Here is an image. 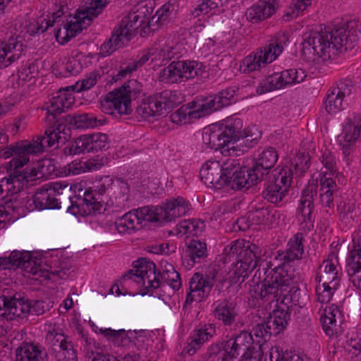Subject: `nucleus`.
I'll return each mask as SVG.
<instances>
[{
	"mask_svg": "<svg viewBox=\"0 0 361 361\" xmlns=\"http://www.w3.org/2000/svg\"><path fill=\"white\" fill-rule=\"evenodd\" d=\"M353 23L322 32H311L302 42V55L309 63H319L334 58L338 52L351 50L359 37Z\"/></svg>",
	"mask_w": 361,
	"mask_h": 361,
	"instance_id": "nucleus-1",
	"label": "nucleus"
},
{
	"mask_svg": "<svg viewBox=\"0 0 361 361\" xmlns=\"http://www.w3.org/2000/svg\"><path fill=\"white\" fill-rule=\"evenodd\" d=\"M112 185L120 190L121 195L115 197L116 207L125 209L129 200V187L128 184L121 180L116 183L110 176H104L94 185V190L82 188L81 184L73 185V193L68 195L71 205L68 207V212L73 215H89L96 212L101 213L106 202V194Z\"/></svg>",
	"mask_w": 361,
	"mask_h": 361,
	"instance_id": "nucleus-2",
	"label": "nucleus"
},
{
	"mask_svg": "<svg viewBox=\"0 0 361 361\" xmlns=\"http://www.w3.org/2000/svg\"><path fill=\"white\" fill-rule=\"evenodd\" d=\"M305 241L302 233H297L288 242L284 250H279L276 259L281 262L277 267L270 269L262 282L259 284V295L266 300L283 294L293 283L295 276L288 264L302 258Z\"/></svg>",
	"mask_w": 361,
	"mask_h": 361,
	"instance_id": "nucleus-3",
	"label": "nucleus"
},
{
	"mask_svg": "<svg viewBox=\"0 0 361 361\" xmlns=\"http://www.w3.org/2000/svg\"><path fill=\"white\" fill-rule=\"evenodd\" d=\"M123 280H133L142 285L146 290L142 295L147 294L150 290L158 288L164 283L171 286L174 290L181 286L180 274L171 264L161 273L156 271V265L153 262L141 258L135 262L134 269H130L123 275Z\"/></svg>",
	"mask_w": 361,
	"mask_h": 361,
	"instance_id": "nucleus-4",
	"label": "nucleus"
},
{
	"mask_svg": "<svg viewBox=\"0 0 361 361\" xmlns=\"http://www.w3.org/2000/svg\"><path fill=\"white\" fill-rule=\"evenodd\" d=\"M18 150L21 156L13 157L8 163L11 170L8 178L6 179L8 190L13 192L20 191L28 182L35 180L37 172L34 167L20 169L29 161V154H37L44 150V142L39 136L36 140L31 141L23 140L18 142Z\"/></svg>",
	"mask_w": 361,
	"mask_h": 361,
	"instance_id": "nucleus-5",
	"label": "nucleus"
},
{
	"mask_svg": "<svg viewBox=\"0 0 361 361\" xmlns=\"http://www.w3.org/2000/svg\"><path fill=\"white\" fill-rule=\"evenodd\" d=\"M75 102L73 94L68 90V87L60 90L50 101V106L47 109V121L49 126L46 129L44 135L40 136L45 147H52L55 145L64 143L67 140L69 128L59 122L57 116L65 109H68Z\"/></svg>",
	"mask_w": 361,
	"mask_h": 361,
	"instance_id": "nucleus-6",
	"label": "nucleus"
},
{
	"mask_svg": "<svg viewBox=\"0 0 361 361\" xmlns=\"http://www.w3.org/2000/svg\"><path fill=\"white\" fill-rule=\"evenodd\" d=\"M142 91V85L135 79L129 80L121 87L109 92L100 102L101 110L107 114L129 115L133 109L131 100Z\"/></svg>",
	"mask_w": 361,
	"mask_h": 361,
	"instance_id": "nucleus-7",
	"label": "nucleus"
},
{
	"mask_svg": "<svg viewBox=\"0 0 361 361\" xmlns=\"http://www.w3.org/2000/svg\"><path fill=\"white\" fill-rule=\"evenodd\" d=\"M341 267L338 255L332 252L319 266L317 274L318 285L316 293L318 300L323 304L330 302L341 279Z\"/></svg>",
	"mask_w": 361,
	"mask_h": 361,
	"instance_id": "nucleus-8",
	"label": "nucleus"
},
{
	"mask_svg": "<svg viewBox=\"0 0 361 361\" xmlns=\"http://www.w3.org/2000/svg\"><path fill=\"white\" fill-rule=\"evenodd\" d=\"M145 16L138 12H130L123 16L114 27L111 38L100 47L102 56H109L116 49L123 47L135 35V31L143 23Z\"/></svg>",
	"mask_w": 361,
	"mask_h": 361,
	"instance_id": "nucleus-9",
	"label": "nucleus"
},
{
	"mask_svg": "<svg viewBox=\"0 0 361 361\" xmlns=\"http://www.w3.org/2000/svg\"><path fill=\"white\" fill-rule=\"evenodd\" d=\"M189 210V204L182 197H177L166 202L162 207L145 206L136 209V213L143 221H171L185 215Z\"/></svg>",
	"mask_w": 361,
	"mask_h": 361,
	"instance_id": "nucleus-10",
	"label": "nucleus"
},
{
	"mask_svg": "<svg viewBox=\"0 0 361 361\" xmlns=\"http://www.w3.org/2000/svg\"><path fill=\"white\" fill-rule=\"evenodd\" d=\"M324 166L319 173V199L324 207L329 209L334 207V198L337 196L338 187L334 180L337 173L336 158L329 151H325L320 157Z\"/></svg>",
	"mask_w": 361,
	"mask_h": 361,
	"instance_id": "nucleus-11",
	"label": "nucleus"
},
{
	"mask_svg": "<svg viewBox=\"0 0 361 361\" xmlns=\"http://www.w3.org/2000/svg\"><path fill=\"white\" fill-rule=\"evenodd\" d=\"M291 174L293 171L288 167L273 170L269 176L264 177L266 182L262 197L273 204L281 202L291 184Z\"/></svg>",
	"mask_w": 361,
	"mask_h": 361,
	"instance_id": "nucleus-12",
	"label": "nucleus"
},
{
	"mask_svg": "<svg viewBox=\"0 0 361 361\" xmlns=\"http://www.w3.org/2000/svg\"><path fill=\"white\" fill-rule=\"evenodd\" d=\"M73 192V185L65 181L44 185L32 197L35 209L39 210L60 208L61 200L57 196Z\"/></svg>",
	"mask_w": 361,
	"mask_h": 361,
	"instance_id": "nucleus-13",
	"label": "nucleus"
},
{
	"mask_svg": "<svg viewBox=\"0 0 361 361\" xmlns=\"http://www.w3.org/2000/svg\"><path fill=\"white\" fill-rule=\"evenodd\" d=\"M202 64L195 61H178L171 62L159 73L160 80L166 83L185 82L201 75Z\"/></svg>",
	"mask_w": 361,
	"mask_h": 361,
	"instance_id": "nucleus-14",
	"label": "nucleus"
},
{
	"mask_svg": "<svg viewBox=\"0 0 361 361\" xmlns=\"http://www.w3.org/2000/svg\"><path fill=\"white\" fill-rule=\"evenodd\" d=\"M248 252H245L242 256H238L236 263L234 266L233 273L238 280H234L236 283L242 278V281L247 276L248 273L253 271L259 267L258 271L264 272L265 277L270 271V262L261 259L262 249L258 245H251Z\"/></svg>",
	"mask_w": 361,
	"mask_h": 361,
	"instance_id": "nucleus-15",
	"label": "nucleus"
},
{
	"mask_svg": "<svg viewBox=\"0 0 361 361\" xmlns=\"http://www.w3.org/2000/svg\"><path fill=\"white\" fill-rule=\"evenodd\" d=\"M254 341L252 334L242 331L224 342L223 348L227 350L231 361L237 358L242 361H250L252 357Z\"/></svg>",
	"mask_w": 361,
	"mask_h": 361,
	"instance_id": "nucleus-16",
	"label": "nucleus"
},
{
	"mask_svg": "<svg viewBox=\"0 0 361 361\" xmlns=\"http://www.w3.org/2000/svg\"><path fill=\"white\" fill-rule=\"evenodd\" d=\"M218 269L214 267L211 271L204 276L200 273H195L189 282V292L187 295L186 302H200L202 299L208 297L214 282H216Z\"/></svg>",
	"mask_w": 361,
	"mask_h": 361,
	"instance_id": "nucleus-17",
	"label": "nucleus"
},
{
	"mask_svg": "<svg viewBox=\"0 0 361 361\" xmlns=\"http://www.w3.org/2000/svg\"><path fill=\"white\" fill-rule=\"evenodd\" d=\"M22 37L10 34L0 41V68L8 67L18 61L26 51Z\"/></svg>",
	"mask_w": 361,
	"mask_h": 361,
	"instance_id": "nucleus-18",
	"label": "nucleus"
},
{
	"mask_svg": "<svg viewBox=\"0 0 361 361\" xmlns=\"http://www.w3.org/2000/svg\"><path fill=\"white\" fill-rule=\"evenodd\" d=\"M355 91L353 82L350 80H340L336 86L332 87L327 92L324 102L325 109L329 114H336L343 109V104Z\"/></svg>",
	"mask_w": 361,
	"mask_h": 361,
	"instance_id": "nucleus-19",
	"label": "nucleus"
},
{
	"mask_svg": "<svg viewBox=\"0 0 361 361\" xmlns=\"http://www.w3.org/2000/svg\"><path fill=\"white\" fill-rule=\"evenodd\" d=\"M317 185L310 183L302 191L298 207V220L300 222V229L310 231L314 225L312 211L314 209V200L317 193Z\"/></svg>",
	"mask_w": 361,
	"mask_h": 361,
	"instance_id": "nucleus-20",
	"label": "nucleus"
},
{
	"mask_svg": "<svg viewBox=\"0 0 361 361\" xmlns=\"http://www.w3.org/2000/svg\"><path fill=\"white\" fill-rule=\"evenodd\" d=\"M13 267L20 268L25 273L33 276L39 275L40 264L33 259L30 252L13 251L8 257H0V269H10Z\"/></svg>",
	"mask_w": 361,
	"mask_h": 361,
	"instance_id": "nucleus-21",
	"label": "nucleus"
},
{
	"mask_svg": "<svg viewBox=\"0 0 361 361\" xmlns=\"http://www.w3.org/2000/svg\"><path fill=\"white\" fill-rule=\"evenodd\" d=\"M30 307L27 299L17 297L0 295V317L6 320L23 318L30 314Z\"/></svg>",
	"mask_w": 361,
	"mask_h": 361,
	"instance_id": "nucleus-22",
	"label": "nucleus"
},
{
	"mask_svg": "<svg viewBox=\"0 0 361 361\" xmlns=\"http://www.w3.org/2000/svg\"><path fill=\"white\" fill-rule=\"evenodd\" d=\"M204 104L202 101L191 102L182 106L170 116L171 121L178 125H185L209 115Z\"/></svg>",
	"mask_w": 361,
	"mask_h": 361,
	"instance_id": "nucleus-23",
	"label": "nucleus"
},
{
	"mask_svg": "<svg viewBox=\"0 0 361 361\" xmlns=\"http://www.w3.org/2000/svg\"><path fill=\"white\" fill-rule=\"evenodd\" d=\"M278 158L279 154L273 147H268L262 151L256 158L254 166L250 169L252 172V181L258 180L261 182L264 180V177L269 176L271 173L270 170L276 164Z\"/></svg>",
	"mask_w": 361,
	"mask_h": 361,
	"instance_id": "nucleus-24",
	"label": "nucleus"
},
{
	"mask_svg": "<svg viewBox=\"0 0 361 361\" xmlns=\"http://www.w3.org/2000/svg\"><path fill=\"white\" fill-rule=\"evenodd\" d=\"M286 0H260L247 9V20L253 23L264 20L274 14Z\"/></svg>",
	"mask_w": 361,
	"mask_h": 361,
	"instance_id": "nucleus-25",
	"label": "nucleus"
},
{
	"mask_svg": "<svg viewBox=\"0 0 361 361\" xmlns=\"http://www.w3.org/2000/svg\"><path fill=\"white\" fill-rule=\"evenodd\" d=\"M358 125H354L351 121H348L343 126V131L338 137V140L341 146L344 160L348 164L350 161V156L353 150L355 143L360 139V130L357 128Z\"/></svg>",
	"mask_w": 361,
	"mask_h": 361,
	"instance_id": "nucleus-26",
	"label": "nucleus"
},
{
	"mask_svg": "<svg viewBox=\"0 0 361 361\" xmlns=\"http://www.w3.org/2000/svg\"><path fill=\"white\" fill-rule=\"evenodd\" d=\"M201 180L209 188H224V178L221 171V163L217 161L206 162L200 171Z\"/></svg>",
	"mask_w": 361,
	"mask_h": 361,
	"instance_id": "nucleus-27",
	"label": "nucleus"
},
{
	"mask_svg": "<svg viewBox=\"0 0 361 361\" xmlns=\"http://www.w3.org/2000/svg\"><path fill=\"white\" fill-rule=\"evenodd\" d=\"M92 22L88 14L84 12L81 8H78L76 13L73 16H71L70 20L63 23V29L65 36L63 37L68 41L75 37L82 29L87 28Z\"/></svg>",
	"mask_w": 361,
	"mask_h": 361,
	"instance_id": "nucleus-28",
	"label": "nucleus"
},
{
	"mask_svg": "<svg viewBox=\"0 0 361 361\" xmlns=\"http://www.w3.org/2000/svg\"><path fill=\"white\" fill-rule=\"evenodd\" d=\"M15 361H47L45 349L34 343H23L15 351Z\"/></svg>",
	"mask_w": 361,
	"mask_h": 361,
	"instance_id": "nucleus-29",
	"label": "nucleus"
},
{
	"mask_svg": "<svg viewBox=\"0 0 361 361\" xmlns=\"http://www.w3.org/2000/svg\"><path fill=\"white\" fill-rule=\"evenodd\" d=\"M288 40V38L286 34H279L276 36L274 39L271 40L268 45L257 50L259 55H261V60L264 62L265 66L277 59L283 51V47Z\"/></svg>",
	"mask_w": 361,
	"mask_h": 361,
	"instance_id": "nucleus-30",
	"label": "nucleus"
},
{
	"mask_svg": "<svg viewBox=\"0 0 361 361\" xmlns=\"http://www.w3.org/2000/svg\"><path fill=\"white\" fill-rule=\"evenodd\" d=\"M227 136V135L225 136L224 132L222 131L219 124H213L204 128L202 133V141L207 148L217 150L224 148L226 146L228 149L231 147Z\"/></svg>",
	"mask_w": 361,
	"mask_h": 361,
	"instance_id": "nucleus-31",
	"label": "nucleus"
},
{
	"mask_svg": "<svg viewBox=\"0 0 361 361\" xmlns=\"http://www.w3.org/2000/svg\"><path fill=\"white\" fill-rule=\"evenodd\" d=\"M251 175L252 172L250 169L243 168V170L238 172H233L232 175L224 178V188L227 190H240L243 188H249L250 186L259 183L258 180L252 181Z\"/></svg>",
	"mask_w": 361,
	"mask_h": 361,
	"instance_id": "nucleus-32",
	"label": "nucleus"
},
{
	"mask_svg": "<svg viewBox=\"0 0 361 361\" xmlns=\"http://www.w3.org/2000/svg\"><path fill=\"white\" fill-rule=\"evenodd\" d=\"M106 161V158L99 156L86 161L74 160L64 168L65 173L66 175H78L88 171H97L105 165Z\"/></svg>",
	"mask_w": 361,
	"mask_h": 361,
	"instance_id": "nucleus-33",
	"label": "nucleus"
},
{
	"mask_svg": "<svg viewBox=\"0 0 361 361\" xmlns=\"http://www.w3.org/2000/svg\"><path fill=\"white\" fill-rule=\"evenodd\" d=\"M242 133L243 136L240 138H242L243 142L241 145H245V146H234V143H232L231 147H228L226 149L230 156H240L243 154L249 148L257 144L262 135L261 132L256 126H249L244 129Z\"/></svg>",
	"mask_w": 361,
	"mask_h": 361,
	"instance_id": "nucleus-34",
	"label": "nucleus"
},
{
	"mask_svg": "<svg viewBox=\"0 0 361 361\" xmlns=\"http://www.w3.org/2000/svg\"><path fill=\"white\" fill-rule=\"evenodd\" d=\"M319 314L325 334L330 336L337 334L338 323L341 322V312L337 307H326Z\"/></svg>",
	"mask_w": 361,
	"mask_h": 361,
	"instance_id": "nucleus-35",
	"label": "nucleus"
},
{
	"mask_svg": "<svg viewBox=\"0 0 361 361\" xmlns=\"http://www.w3.org/2000/svg\"><path fill=\"white\" fill-rule=\"evenodd\" d=\"M238 88L235 86L230 87L219 92L217 95L211 96L202 100L207 109L209 115L219 109L231 104Z\"/></svg>",
	"mask_w": 361,
	"mask_h": 361,
	"instance_id": "nucleus-36",
	"label": "nucleus"
},
{
	"mask_svg": "<svg viewBox=\"0 0 361 361\" xmlns=\"http://www.w3.org/2000/svg\"><path fill=\"white\" fill-rule=\"evenodd\" d=\"M290 319L288 310L276 309L267 318V325L274 336L283 331Z\"/></svg>",
	"mask_w": 361,
	"mask_h": 361,
	"instance_id": "nucleus-37",
	"label": "nucleus"
},
{
	"mask_svg": "<svg viewBox=\"0 0 361 361\" xmlns=\"http://www.w3.org/2000/svg\"><path fill=\"white\" fill-rule=\"evenodd\" d=\"M175 49L172 42L162 39L149 49V54L152 56V61H160L163 63L175 56L176 54Z\"/></svg>",
	"mask_w": 361,
	"mask_h": 361,
	"instance_id": "nucleus-38",
	"label": "nucleus"
},
{
	"mask_svg": "<svg viewBox=\"0 0 361 361\" xmlns=\"http://www.w3.org/2000/svg\"><path fill=\"white\" fill-rule=\"evenodd\" d=\"M63 8L57 11L52 14V19H45L39 18L36 21L30 23L25 26V30L30 35H39L47 30L49 27H53L55 23L59 22V18L63 16Z\"/></svg>",
	"mask_w": 361,
	"mask_h": 361,
	"instance_id": "nucleus-39",
	"label": "nucleus"
},
{
	"mask_svg": "<svg viewBox=\"0 0 361 361\" xmlns=\"http://www.w3.org/2000/svg\"><path fill=\"white\" fill-rule=\"evenodd\" d=\"M214 317L221 321L225 326H230L234 323L238 316L235 305L227 300H224L215 307Z\"/></svg>",
	"mask_w": 361,
	"mask_h": 361,
	"instance_id": "nucleus-40",
	"label": "nucleus"
},
{
	"mask_svg": "<svg viewBox=\"0 0 361 361\" xmlns=\"http://www.w3.org/2000/svg\"><path fill=\"white\" fill-rule=\"evenodd\" d=\"M219 127L224 132L225 136L227 135L228 141L229 143L236 142L243 136V121L236 117H228L224 121Z\"/></svg>",
	"mask_w": 361,
	"mask_h": 361,
	"instance_id": "nucleus-41",
	"label": "nucleus"
},
{
	"mask_svg": "<svg viewBox=\"0 0 361 361\" xmlns=\"http://www.w3.org/2000/svg\"><path fill=\"white\" fill-rule=\"evenodd\" d=\"M67 118L70 123L76 128H94L102 126L106 123L104 118H99L94 114L87 113L78 115H68Z\"/></svg>",
	"mask_w": 361,
	"mask_h": 361,
	"instance_id": "nucleus-42",
	"label": "nucleus"
},
{
	"mask_svg": "<svg viewBox=\"0 0 361 361\" xmlns=\"http://www.w3.org/2000/svg\"><path fill=\"white\" fill-rule=\"evenodd\" d=\"M151 97L158 107L159 115L164 114L168 110L173 109L179 103L176 94L171 90H164Z\"/></svg>",
	"mask_w": 361,
	"mask_h": 361,
	"instance_id": "nucleus-43",
	"label": "nucleus"
},
{
	"mask_svg": "<svg viewBox=\"0 0 361 361\" xmlns=\"http://www.w3.org/2000/svg\"><path fill=\"white\" fill-rule=\"evenodd\" d=\"M288 85V82L285 80L284 71L275 73L263 80L257 89V92L259 94L269 92L275 90H279Z\"/></svg>",
	"mask_w": 361,
	"mask_h": 361,
	"instance_id": "nucleus-44",
	"label": "nucleus"
},
{
	"mask_svg": "<svg viewBox=\"0 0 361 361\" xmlns=\"http://www.w3.org/2000/svg\"><path fill=\"white\" fill-rule=\"evenodd\" d=\"M207 245L199 240H192L186 245L185 250V259L190 261V265L198 262L200 259L207 256Z\"/></svg>",
	"mask_w": 361,
	"mask_h": 361,
	"instance_id": "nucleus-45",
	"label": "nucleus"
},
{
	"mask_svg": "<svg viewBox=\"0 0 361 361\" xmlns=\"http://www.w3.org/2000/svg\"><path fill=\"white\" fill-rule=\"evenodd\" d=\"M100 332L105 337L111 338L114 345L118 347H127L132 342L133 333L131 331H126L124 329L113 330L111 329H101Z\"/></svg>",
	"mask_w": 361,
	"mask_h": 361,
	"instance_id": "nucleus-46",
	"label": "nucleus"
},
{
	"mask_svg": "<svg viewBox=\"0 0 361 361\" xmlns=\"http://www.w3.org/2000/svg\"><path fill=\"white\" fill-rule=\"evenodd\" d=\"M178 9L177 0H169L164 4L152 17V20L159 24H164L168 20L173 18Z\"/></svg>",
	"mask_w": 361,
	"mask_h": 361,
	"instance_id": "nucleus-47",
	"label": "nucleus"
},
{
	"mask_svg": "<svg viewBox=\"0 0 361 361\" xmlns=\"http://www.w3.org/2000/svg\"><path fill=\"white\" fill-rule=\"evenodd\" d=\"M293 282H295V280L293 281ZM293 284H294V283H293L283 294H281L274 298L270 299V300H266L265 298H263L262 297L260 296L259 290V284H258L257 285L258 293H257V295H255V297L257 299L260 298L266 302H272L274 300L279 301L281 298H283L282 300L289 298L293 305H301V302L300 300V290L297 286H294Z\"/></svg>",
	"mask_w": 361,
	"mask_h": 361,
	"instance_id": "nucleus-48",
	"label": "nucleus"
},
{
	"mask_svg": "<svg viewBox=\"0 0 361 361\" xmlns=\"http://www.w3.org/2000/svg\"><path fill=\"white\" fill-rule=\"evenodd\" d=\"M310 157L308 154L299 153L291 161L293 174L290 175L291 180L293 176H300L304 174L310 167Z\"/></svg>",
	"mask_w": 361,
	"mask_h": 361,
	"instance_id": "nucleus-49",
	"label": "nucleus"
},
{
	"mask_svg": "<svg viewBox=\"0 0 361 361\" xmlns=\"http://www.w3.org/2000/svg\"><path fill=\"white\" fill-rule=\"evenodd\" d=\"M204 227L203 221L200 219L185 220L178 225V233L183 235H197L200 233Z\"/></svg>",
	"mask_w": 361,
	"mask_h": 361,
	"instance_id": "nucleus-50",
	"label": "nucleus"
},
{
	"mask_svg": "<svg viewBox=\"0 0 361 361\" xmlns=\"http://www.w3.org/2000/svg\"><path fill=\"white\" fill-rule=\"evenodd\" d=\"M251 245H256L255 244L245 241L243 239L237 240L233 241L231 245H227L224 250V254L231 256L236 255V259H238V256H242L245 252H248L250 247Z\"/></svg>",
	"mask_w": 361,
	"mask_h": 361,
	"instance_id": "nucleus-51",
	"label": "nucleus"
},
{
	"mask_svg": "<svg viewBox=\"0 0 361 361\" xmlns=\"http://www.w3.org/2000/svg\"><path fill=\"white\" fill-rule=\"evenodd\" d=\"M312 0H293L289 6L285 11L283 19L289 21L296 18L311 5Z\"/></svg>",
	"mask_w": 361,
	"mask_h": 361,
	"instance_id": "nucleus-52",
	"label": "nucleus"
},
{
	"mask_svg": "<svg viewBox=\"0 0 361 361\" xmlns=\"http://www.w3.org/2000/svg\"><path fill=\"white\" fill-rule=\"evenodd\" d=\"M346 271L349 281L361 290V261L353 259L352 262H347Z\"/></svg>",
	"mask_w": 361,
	"mask_h": 361,
	"instance_id": "nucleus-53",
	"label": "nucleus"
},
{
	"mask_svg": "<svg viewBox=\"0 0 361 361\" xmlns=\"http://www.w3.org/2000/svg\"><path fill=\"white\" fill-rule=\"evenodd\" d=\"M258 52H255L246 56L242 61L240 68L245 73H250L252 71H258L260 68L265 67L264 62L261 60L262 58Z\"/></svg>",
	"mask_w": 361,
	"mask_h": 361,
	"instance_id": "nucleus-54",
	"label": "nucleus"
},
{
	"mask_svg": "<svg viewBox=\"0 0 361 361\" xmlns=\"http://www.w3.org/2000/svg\"><path fill=\"white\" fill-rule=\"evenodd\" d=\"M8 135L2 130H0V148H1L0 150V157L4 159H8L13 155H16V157H20L21 154H20V151L18 149V142L4 147V146L8 143Z\"/></svg>",
	"mask_w": 361,
	"mask_h": 361,
	"instance_id": "nucleus-55",
	"label": "nucleus"
},
{
	"mask_svg": "<svg viewBox=\"0 0 361 361\" xmlns=\"http://www.w3.org/2000/svg\"><path fill=\"white\" fill-rule=\"evenodd\" d=\"M46 341L51 348V355L57 353L58 350L68 343L64 335L56 332L55 330L49 331L46 336Z\"/></svg>",
	"mask_w": 361,
	"mask_h": 361,
	"instance_id": "nucleus-56",
	"label": "nucleus"
},
{
	"mask_svg": "<svg viewBox=\"0 0 361 361\" xmlns=\"http://www.w3.org/2000/svg\"><path fill=\"white\" fill-rule=\"evenodd\" d=\"M226 149H224L222 153L228 154ZM228 156L229 157L226 158L224 161H223V163L221 164V171L223 178H226L227 176H231L233 172H238V171L243 169L240 168L238 160L233 158L235 156H230L229 154H228Z\"/></svg>",
	"mask_w": 361,
	"mask_h": 361,
	"instance_id": "nucleus-57",
	"label": "nucleus"
},
{
	"mask_svg": "<svg viewBox=\"0 0 361 361\" xmlns=\"http://www.w3.org/2000/svg\"><path fill=\"white\" fill-rule=\"evenodd\" d=\"M136 113L143 119H147L151 116H160L158 107L155 105L152 97L139 105L136 109Z\"/></svg>",
	"mask_w": 361,
	"mask_h": 361,
	"instance_id": "nucleus-58",
	"label": "nucleus"
},
{
	"mask_svg": "<svg viewBox=\"0 0 361 361\" xmlns=\"http://www.w3.org/2000/svg\"><path fill=\"white\" fill-rule=\"evenodd\" d=\"M269 329L268 325H267V320L262 319L253 326L250 334H252V337H255V341L257 343H260L262 341H267L271 335H274L271 330Z\"/></svg>",
	"mask_w": 361,
	"mask_h": 361,
	"instance_id": "nucleus-59",
	"label": "nucleus"
},
{
	"mask_svg": "<svg viewBox=\"0 0 361 361\" xmlns=\"http://www.w3.org/2000/svg\"><path fill=\"white\" fill-rule=\"evenodd\" d=\"M110 3V0H93L88 6H84L82 10L88 14V17L93 20L102 13L104 8Z\"/></svg>",
	"mask_w": 361,
	"mask_h": 361,
	"instance_id": "nucleus-60",
	"label": "nucleus"
},
{
	"mask_svg": "<svg viewBox=\"0 0 361 361\" xmlns=\"http://www.w3.org/2000/svg\"><path fill=\"white\" fill-rule=\"evenodd\" d=\"M99 78H100L99 73L92 72L87 75L82 80L78 81L75 85L71 87L78 92L88 90L97 83Z\"/></svg>",
	"mask_w": 361,
	"mask_h": 361,
	"instance_id": "nucleus-61",
	"label": "nucleus"
},
{
	"mask_svg": "<svg viewBox=\"0 0 361 361\" xmlns=\"http://www.w3.org/2000/svg\"><path fill=\"white\" fill-rule=\"evenodd\" d=\"M90 152L103 150L108 148L107 135L97 133L89 135Z\"/></svg>",
	"mask_w": 361,
	"mask_h": 361,
	"instance_id": "nucleus-62",
	"label": "nucleus"
},
{
	"mask_svg": "<svg viewBox=\"0 0 361 361\" xmlns=\"http://www.w3.org/2000/svg\"><path fill=\"white\" fill-rule=\"evenodd\" d=\"M208 358L212 361H231L223 343L210 346L207 351Z\"/></svg>",
	"mask_w": 361,
	"mask_h": 361,
	"instance_id": "nucleus-63",
	"label": "nucleus"
},
{
	"mask_svg": "<svg viewBox=\"0 0 361 361\" xmlns=\"http://www.w3.org/2000/svg\"><path fill=\"white\" fill-rule=\"evenodd\" d=\"M57 361H78L76 352L73 345L68 343L53 355Z\"/></svg>",
	"mask_w": 361,
	"mask_h": 361,
	"instance_id": "nucleus-64",
	"label": "nucleus"
}]
</instances>
